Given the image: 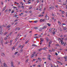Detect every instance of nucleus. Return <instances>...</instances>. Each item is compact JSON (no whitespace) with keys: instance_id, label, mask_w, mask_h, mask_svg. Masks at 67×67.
Instances as JSON below:
<instances>
[{"instance_id":"603ef678","label":"nucleus","mask_w":67,"mask_h":67,"mask_svg":"<svg viewBox=\"0 0 67 67\" xmlns=\"http://www.w3.org/2000/svg\"><path fill=\"white\" fill-rule=\"evenodd\" d=\"M39 61H40V62H41V61H42V59H40V60H39Z\"/></svg>"},{"instance_id":"4be33fe9","label":"nucleus","mask_w":67,"mask_h":67,"mask_svg":"<svg viewBox=\"0 0 67 67\" xmlns=\"http://www.w3.org/2000/svg\"><path fill=\"white\" fill-rule=\"evenodd\" d=\"M63 58H64L65 59H67V56L64 57Z\"/></svg>"},{"instance_id":"9d476101","label":"nucleus","mask_w":67,"mask_h":67,"mask_svg":"<svg viewBox=\"0 0 67 67\" xmlns=\"http://www.w3.org/2000/svg\"><path fill=\"white\" fill-rule=\"evenodd\" d=\"M43 49L42 48H40L38 49L39 52H41L42 50Z\"/></svg>"},{"instance_id":"774afa93","label":"nucleus","mask_w":67,"mask_h":67,"mask_svg":"<svg viewBox=\"0 0 67 67\" xmlns=\"http://www.w3.org/2000/svg\"><path fill=\"white\" fill-rule=\"evenodd\" d=\"M66 16L67 17V13H66Z\"/></svg>"},{"instance_id":"6e6552de","label":"nucleus","mask_w":67,"mask_h":67,"mask_svg":"<svg viewBox=\"0 0 67 67\" xmlns=\"http://www.w3.org/2000/svg\"><path fill=\"white\" fill-rule=\"evenodd\" d=\"M11 67H14V66H13V62H11Z\"/></svg>"},{"instance_id":"de8ad7c7","label":"nucleus","mask_w":67,"mask_h":67,"mask_svg":"<svg viewBox=\"0 0 67 67\" xmlns=\"http://www.w3.org/2000/svg\"><path fill=\"white\" fill-rule=\"evenodd\" d=\"M28 4H30V3H31V2H29V1H28Z\"/></svg>"},{"instance_id":"72a5a7b5","label":"nucleus","mask_w":67,"mask_h":67,"mask_svg":"<svg viewBox=\"0 0 67 67\" xmlns=\"http://www.w3.org/2000/svg\"><path fill=\"white\" fill-rule=\"evenodd\" d=\"M12 34V32L11 33H10L9 34V35H10V36L11 35V34Z\"/></svg>"},{"instance_id":"f3484780","label":"nucleus","mask_w":67,"mask_h":67,"mask_svg":"<svg viewBox=\"0 0 67 67\" xmlns=\"http://www.w3.org/2000/svg\"><path fill=\"white\" fill-rule=\"evenodd\" d=\"M47 25H48L49 26H51V24L48 23H47Z\"/></svg>"},{"instance_id":"a19ab883","label":"nucleus","mask_w":67,"mask_h":67,"mask_svg":"<svg viewBox=\"0 0 67 67\" xmlns=\"http://www.w3.org/2000/svg\"><path fill=\"white\" fill-rule=\"evenodd\" d=\"M28 42H29V41H27L26 42H25L26 44H27V43H28Z\"/></svg>"},{"instance_id":"a878e982","label":"nucleus","mask_w":67,"mask_h":67,"mask_svg":"<svg viewBox=\"0 0 67 67\" xmlns=\"http://www.w3.org/2000/svg\"><path fill=\"white\" fill-rule=\"evenodd\" d=\"M14 10L12 11V12H11L12 13H14Z\"/></svg>"},{"instance_id":"69168bd1","label":"nucleus","mask_w":67,"mask_h":67,"mask_svg":"<svg viewBox=\"0 0 67 67\" xmlns=\"http://www.w3.org/2000/svg\"><path fill=\"white\" fill-rule=\"evenodd\" d=\"M32 31H30L29 32V33H32Z\"/></svg>"},{"instance_id":"c9c22d12","label":"nucleus","mask_w":67,"mask_h":67,"mask_svg":"<svg viewBox=\"0 0 67 67\" xmlns=\"http://www.w3.org/2000/svg\"><path fill=\"white\" fill-rule=\"evenodd\" d=\"M8 9H7L5 10V12H7L8 11Z\"/></svg>"},{"instance_id":"37998d69","label":"nucleus","mask_w":67,"mask_h":67,"mask_svg":"<svg viewBox=\"0 0 67 67\" xmlns=\"http://www.w3.org/2000/svg\"><path fill=\"white\" fill-rule=\"evenodd\" d=\"M28 61H29V59H27L26 60V62H28Z\"/></svg>"},{"instance_id":"13d9d810","label":"nucleus","mask_w":67,"mask_h":67,"mask_svg":"<svg viewBox=\"0 0 67 67\" xmlns=\"http://www.w3.org/2000/svg\"><path fill=\"white\" fill-rule=\"evenodd\" d=\"M49 32H51V29H50L49 30Z\"/></svg>"},{"instance_id":"680f3d73","label":"nucleus","mask_w":67,"mask_h":67,"mask_svg":"<svg viewBox=\"0 0 67 67\" xmlns=\"http://www.w3.org/2000/svg\"><path fill=\"white\" fill-rule=\"evenodd\" d=\"M18 29V27H17L15 29V30H17V29Z\"/></svg>"},{"instance_id":"1a4fd4ad","label":"nucleus","mask_w":67,"mask_h":67,"mask_svg":"<svg viewBox=\"0 0 67 67\" xmlns=\"http://www.w3.org/2000/svg\"><path fill=\"white\" fill-rule=\"evenodd\" d=\"M1 55L2 56H3V57H4L5 56V54H4V53H3L1 54Z\"/></svg>"},{"instance_id":"412c9836","label":"nucleus","mask_w":67,"mask_h":67,"mask_svg":"<svg viewBox=\"0 0 67 67\" xmlns=\"http://www.w3.org/2000/svg\"><path fill=\"white\" fill-rule=\"evenodd\" d=\"M3 66H4V67H6V66H7V65H5V64L4 63L3 64Z\"/></svg>"},{"instance_id":"2eb2a0df","label":"nucleus","mask_w":67,"mask_h":67,"mask_svg":"<svg viewBox=\"0 0 67 67\" xmlns=\"http://www.w3.org/2000/svg\"><path fill=\"white\" fill-rule=\"evenodd\" d=\"M47 27V26H44L43 27V29H45Z\"/></svg>"},{"instance_id":"39448f33","label":"nucleus","mask_w":67,"mask_h":67,"mask_svg":"<svg viewBox=\"0 0 67 67\" xmlns=\"http://www.w3.org/2000/svg\"><path fill=\"white\" fill-rule=\"evenodd\" d=\"M40 42H43L44 41V39H43V38H40Z\"/></svg>"},{"instance_id":"7c9ffc66","label":"nucleus","mask_w":67,"mask_h":67,"mask_svg":"<svg viewBox=\"0 0 67 67\" xmlns=\"http://www.w3.org/2000/svg\"><path fill=\"white\" fill-rule=\"evenodd\" d=\"M13 8H14V9H16V7H15L14 6H13Z\"/></svg>"},{"instance_id":"052dcab7","label":"nucleus","mask_w":67,"mask_h":67,"mask_svg":"<svg viewBox=\"0 0 67 67\" xmlns=\"http://www.w3.org/2000/svg\"><path fill=\"white\" fill-rule=\"evenodd\" d=\"M52 51L53 52H54V51H55V50L53 49L52 50Z\"/></svg>"},{"instance_id":"bf43d9fd","label":"nucleus","mask_w":67,"mask_h":67,"mask_svg":"<svg viewBox=\"0 0 67 67\" xmlns=\"http://www.w3.org/2000/svg\"><path fill=\"white\" fill-rule=\"evenodd\" d=\"M29 22L30 23H31V22H32V21H29Z\"/></svg>"},{"instance_id":"f257e3e1","label":"nucleus","mask_w":67,"mask_h":67,"mask_svg":"<svg viewBox=\"0 0 67 67\" xmlns=\"http://www.w3.org/2000/svg\"><path fill=\"white\" fill-rule=\"evenodd\" d=\"M0 41L1 42V43L2 44V46L3 47V38H2V37H1V38Z\"/></svg>"},{"instance_id":"4d7b16f0","label":"nucleus","mask_w":67,"mask_h":67,"mask_svg":"<svg viewBox=\"0 0 67 67\" xmlns=\"http://www.w3.org/2000/svg\"><path fill=\"white\" fill-rule=\"evenodd\" d=\"M38 34H35V35H34V36H36V35H37Z\"/></svg>"},{"instance_id":"dca6fc26","label":"nucleus","mask_w":67,"mask_h":67,"mask_svg":"<svg viewBox=\"0 0 67 67\" xmlns=\"http://www.w3.org/2000/svg\"><path fill=\"white\" fill-rule=\"evenodd\" d=\"M0 32L1 33H0V34H1L2 33V29L0 28Z\"/></svg>"},{"instance_id":"e433bc0d","label":"nucleus","mask_w":67,"mask_h":67,"mask_svg":"<svg viewBox=\"0 0 67 67\" xmlns=\"http://www.w3.org/2000/svg\"><path fill=\"white\" fill-rule=\"evenodd\" d=\"M58 62L59 63H60L61 64V65H63V64H62V63L59 62H58Z\"/></svg>"},{"instance_id":"c03bdc74","label":"nucleus","mask_w":67,"mask_h":67,"mask_svg":"<svg viewBox=\"0 0 67 67\" xmlns=\"http://www.w3.org/2000/svg\"><path fill=\"white\" fill-rule=\"evenodd\" d=\"M18 16L17 15H16V14L15 15V18H16V16Z\"/></svg>"},{"instance_id":"393cba45","label":"nucleus","mask_w":67,"mask_h":67,"mask_svg":"<svg viewBox=\"0 0 67 67\" xmlns=\"http://www.w3.org/2000/svg\"><path fill=\"white\" fill-rule=\"evenodd\" d=\"M58 23H59V24L60 25V21H58Z\"/></svg>"},{"instance_id":"f03ea898","label":"nucleus","mask_w":67,"mask_h":67,"mask_svg":"<svg viewBox=\"0 0 67 67\" xmlns=\"http://www.w3.org/2000/svg\"><path fill=\"white\" fill-rule=\"evenodd\" d=\"M60 42L61 43V44H62L63 46H65V45H66V42H65V43L64 42H63V41H62V40H60Z\"/></svg>"},{"instance_id":"ddd939ff","label":"nucleus","mask_w":67,"mask_h":67,"mask_svg":"<svg viewBox=\"0 0 67 67\" xmlns=\"http://www.w3.org/2000/svg\"><path fill=\"white\" fill-rule=\"evenodd\" d=\"M43 28H40L39 29V31H41V30H43Z\"/></svg>"},{"instance_id":"6e6d98bb","label":"nucleus","mask_w":67,"mask_h":67,"mask_svg":"<svg viewBox=\"0 0 67 67\" xmlns=\"http://www.w3.org/2000/svg\"><path fill=\"white\" fill-rule=\"evenodd\" d=\"M9 26L8 25V26H7L6 28H7L8 29V28H9Z\"/></svg>"},{"instance_id":"7ed1b4c3","label":"nucleus","mask_w":67,"mask_h":67,"mask_svg":"<svg viewBox=\"0 0 67 67\" xmlns=\"http://www.w3.org/2000/svg\"><path fill=\"white\" fill-rule=\"evenodd\" d=\"M36 53V52H33V54H32L31 55V58L32 57H33L34 55H35V54Z\"/></svg>"},{"instance_id":"cd10ccee","label":"nucleus","mask_w":67,"mask_h":67,"mask_svg":"<svg viewBox=\"0 0 67 67\" xmlns=\"http://www.w3.org/2000/svg\"><path fill=\"white\" fill-rule=\"evenodd\" d=\"M18 53V52L15 53L14 54V55H16V54H17Z\"/></svg>"},{"instance_id":"49530a36","label":"nucleus","mask_w":67,"mask_h":67,"mask_svg":"<svg viewBox=\"0 0 67 67\" xmlns=\"http://www.w3.org/2000/svg\"><path fill=\"white\" fill-rule=\"evenodd\" d=\"M32 8V7H30V8H29V9H31Z\"/></svg>"},{"instance_id":"f8f14e48","label":"nucleus","mask_w":67,"mask_h":67,"mask_svg":"<svg viewBox=\"0 0 67 67\" xmlns=\"http://www.w3.org/2000/svg\"><path fill=\"white\" fill-rule=\"evenodd\" d=\"M50 45H51V40H50V42L49 43V44H48V46L49 47H51V46H50Z\"/></svg>"},{"instance_id":"79ce46f5","label":"nucleus","mask_w":67,"mask_h":67,"mask_svg":"<svg viewBox=\"0 0 67 67\" xmlns=\"http://www.w3.org/2000/svg\"><path fill=\"white\" fill-rule=\"evenodd\" d=\"M4 39L5 40H7V38H5Z\"/></svg>"},{"instance_id":"20e7f679","label":"nucleus","mask_w":67,"mask_h":67,"mask_svg":"<svg viewBox=\"0 0 67 67\" xmlns=\"http://www.w3.org/2000/svg\"><path fill=\"white\" fill-rule=\"evenodd\" d=\"M45 20V19H41L40 20V22H44V21Z\"/></svg>"},{"instance_id":"4c0bfd02","label":"nucleus","mask_w":67,"mask_h":67,"mask_svg":"<svg viewBox=\"0 0 67 67\" xmlns=\"http://www.w3.org/2000/svg\"><path fill=\"white\" fill-rule=\"evenodd\" d=\"M8 42H7V41L5 43V44H8Z\"/></svg>"},{"instance_id":"a18cd8bd","label":"nucleus","mask_w":67,"mask_h":67,"mask_svg":"<svg viewBox=\"0 0 67 67\" xmlns=\"http://www.w3.org/2000/svg\"><path fill=\"white\" fill-rule=\"evenodd\" d=\"M19 35H20V33H18V34L17 35V36H19Z\"/></svg>"},{"instance_id":"473e14b6","label":"nucleus","mask_w":67,"mask_h":67,"mask_svg":"<svg viewBox=\"0 0 67 67\" xmlns=\"http://www.w3.org/2000/svg\"><path fill=\"white\" fill-rule=\"evenodd\" d=\"M23 51V49H21L20 50V52H21V53H22Z\"/></svg>"},{"instance_id":"bb28decb","label":"nucleus","mask_w":67,"mask_h":67,"mask_svg":"<svg viewBox=\"0 0 67 67\" xmlns=\"http://www.w3.org/2000/svg\"><path fill=\"white\" fill-rule=\"evenodd\" d=\"M7 33H8V32H5L4 33V35H6V34H7Z\"/></svg>"},{"instance_id":"a211bd4d","label":"nucleus","mask_w":67,"mask_h":67,"mask_svg":"<svg viewBox=\"0 0 67 67\" xmlns=\"http://www.w3.org/2000/svg\"><path fill=\"white\" fill-rule=\"evenodd\" d=\"M47 47H44V48H43L42 49L43 50H46V49H47Z\"/></svg>"},{"instance_id":"0e129e2a","label":"nucleus","mask_w":67,"mask_h":67,"mask_svg":"<svg viewBox=\"0 0 67 67\" xmlns=\"http://www.w3.org/2000/svg\"><path fill=\"white\" fill-rule=\"evenodd\" d=\"M65 41H66L67 40V38L65 39Z\"/></svg>"},{"instance_id":"58836bf2","label":"nucleus","mask_w":67,"mask_h":67,"mask_svg":"<svg viewBox=\"0 0 67 67\" xmlns=\"http://www.w3.org/2000/svg\"><path fill=\"white\" fill-rule=\"evenodd\" d=\"M51 67H53L52 64H51ZM54 67H56V66H54Z\"/></svg>"},{"instance_id":"4468645a","label":"nucleus","mask_w":67,"mask_h":67,"mask_svg":"<svg viewBox=\"0 0 67 67\" xmlns=\"http://www.w3.org/2000/svg\"><path fill=\"white\" fill-rule=\"evenodd\" d=\"M52 34H53V35H55V32L54 31H53L52 32Z\"/></svg>"},{"instance_id":"0eeeda50","label":"nucleus","mask_w":67,"mask_h":67,"mask_svg":"<svg viewBox=\"0 0 67 67\" xmlns=\"http://www.w3.org/2000/svg\"><path fill=\"white\" fill-rule=\"evenodd\" d=\"M6 7H7V6H5L3 9L2 10V11H4V10H5V9H6Z\"/></svg>"},{"instance_id":"e2e57ef3","label":"nucleus","mask_w":67,"mask_h":67,"mask_svg":"<svg viewBox=\"0 0 67 67\" xmlns=\"http://www.w3.org/2000/svg\"><path fill=\"white\" fill-rule=\"evenodd\" d=\"M55 55H58V54H57V53H55Z\"/></svg>"},{"instance_id":"aec40b11","label":"nucleus","mask_w":67,"mask_h":67,"mask_svg":"<svg viewBox=\"0 0 67 67\" xmlns=\"http://www.w3.org/2000/svg\"><path fill=\"white\" fill-rule=\"evenodd\" d=\"M32 46H36V47H37V46L35 44H32Z\"/></svg>"},{"instance_id":"c756f323","label":"nucleus","mask_w":67,"mask_h":67,"mask_svg":"<svg viewBox=\"0 0 67 67\" xmlns=\"http://www.w3.org/2000/svg\"><path fill=\"white\" fill-rule=\"evenodd\" d=\"M52 30H53V31H54V30H55V29L54 28H52V29L51 30V31H52Z\"/></svg>"},{"instance_id":"5701e85b","label":"nucleus","mask_w":67,"mask_h":67,"mask_svg":"<svg viewBox=\"0 0 67 67\" xmlns=\"http://www.w3.org/2000/svg\"><path fill=\"white\" fill-rule=\"evenodd\" d=\"M38 38V37H37V36H35L34 37L35 38Z\"/></svg>"},{"instance_id":"b1692460","label":"nucleus","mask_w":67,"mask_h":67,"mask_svg":"<svg viewBox=\"0 0 67 67\" xmlns=\"http://www.w3.org/2000/svg\"><path fill=\"white\" fill-rule=\"evenodd\" d=\"M51 9H52V10H53V9H54V7H51Z\"/></svg>"},{"instance_id":"2f4dec72","label":"nucleus","mask_w":67,"mask_h":67,"mask_svg":"<svg viewBox=\"0 0 67 67\" xmlns=\"http://www.w3.org/2000/svg\"><path fill=\"white\" fill-rule=\"evenodd\" d=\"M34 22H35V23H37V21L35 20L34 21Z\"/></svg>"},{"instance_id":"c85d7f7f","label":"nucleus","mask_w":67,"mask_h":67,"mask_svg":"<svg viewBox=\"0 0 67 67\" xmlns=\"http://www.w3.org/2000/svg\"><path fill=\"white\" fill-rule=\"evenodd\" d=\"M18 43H19V41H18L16 42V45H18Z\"/></svg>"},{"instance_id":"423d86ee","label":"nucleus","mask_w":67,"mask_h":67,"mask_svg":"<svg viewBox=\"0 0 67 67\" xmlns=\"http://www.w3.org/2000/svg\"><path fill=\"white\" fill-rule=\"evenodd\" d=\"M48 56V57L47 59H49V60H51V58H50V57H51V55H49Z\"/></svg>"},{"instance_id":"3c124183","label":"nucleus","mask_w":67,"mask_h":67,"mask_svg":"<svg viewBox=\"0 0 67 67\" xmlns=\"http://www.w3.org/2000/svg\"><path fill=\"white\" fill-rule=\"evenodd\" d=\"M33 62H34V61H35V59H33Z\"/></svg>"},{"instance_id":"09e8293b","label":"nucleus","mask_w":67,"mask_h":67,"mask_svg":"<svg viewBox=\"0 0 67 67\" xmlns=\"http://www.w3.org/2000/svg\"><path fill=\"white\" fill-rule=\"evenodd\" d=\"M38 67H41V65H38L37 66Z\"/></svg>"},{"instance_id":"5fc2aeb1","label":"nucleus","mask_w":67,"mask_h":67,"mask_svg":"<svg viewBox=\"0 0 67 67\" xmlns=\"http://www.w3.org/2000/svg\"><path fill=\"white\" fill-rule=\"evenodd\" d=\"M7 37H9V35H7Z\"/></svg>"},{"instance_id":"338daca9","label":"nucleus","mask_w":67,"mask_h":67,"mask_svg":"<svg viewBox=\"0 0 67 67\" xmlns=\"http://www.w3.org/2000/svg\"><path fill=\"white\" fill-rule=\"evenodd\" d=\"M37 3H38V2H39V0L37 1Z\"/></svg>"},{"instance_id":"8fccbe9b","label":"nucleus","mask_w":67,"mask_h":67,"mask_svg":"<svg viewBox=\"0 0 67 67\" xmlns=\"http://www.w3.org/2000/svg\"><path fill=\"white\" fill-rule=\"evenodd\" d=\"M18 8H20V5L18 6Z\"/></svg>"},{"instance_id":"ea45409f","label":"nucleus","mask_w":67,"mask_h":67,"mask_svg":"<svg viewBox=\"0 0 67 67\" xmlns=\"http://www.w3.org/2000/svg\"><path fill=\"white\" fill-rule=\"evenodd\" d=\"M40 9H42V6H40Z\"/></svg>"},{"instance_id":"f704fd0d","label":"nucleus","mask_w":67,"mask_h":67,"mask_svg":"<svg viewBox=\"0 0 67 67\" xmlns=\"http://www.w3.org/2000/svg\"><path fill=\"white\" fill-rule=\"evenodd\" d=\"M24 46H21V49H22V48H23V47Z\"/></svg>"},{"instance_id":"9b49d317","label":"nucleus","mask_w":67,"mask_h":67,"mask_svg":"<svg viewBox=\"0 0 67 67\" xmlns=\"http://www.w3.org/2000/svg\"><path fill=\"white\" fill-rule=\"evenodd\" d=\"M46 40L47 42H48L49 41V40L48 39V38L47 37H46Z\"/></svg>"},{"instance_id":"864d4df0","label":"nucleus","mask_w":67,"mask_h":67,"mask_svg":"<svg viewBox=\"0 0 67 67\" xmlns=\"http://www.w3.org/2000/svg\"><path fill=\"white\" fill-rule=\"evenodd\" d=\"M21 46H22L21 45H19L18 47H21Z\"/></svg>"},{"instance_id":"6ab92c4d","label":"nucleus","mask_w":67,"mask_h":67,"mask_svg":"<svg viewBox=\"0 0 67 67\" xmlns=\"http://www.w3.org/2000/svg\"><path fill=\"white\" fill-rule=\"evenodd\" d=\"M46 19L47 20H49V17H48V16H47L46 18Z\"/></svg>"}]
</instances>
